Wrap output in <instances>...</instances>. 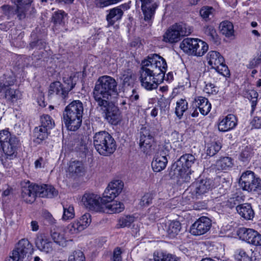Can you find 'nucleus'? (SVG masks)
Returning a JSON list of instances; mask_svg holds the SVG:
<instances>
[{"label": "nucleus", "instance_id": "obj_41", "mask_svg": "<svg viewBox=\"0 0 261 261\" xmlns=\"http://www.w3.org/2000/svg\"><path fill=\"white\" fill-rule=\"evenodd\" d=\"M9 87L5 89V97L8 100L14 102L20 98L21 94L18 90H15Z\"/></svg>", "mask_w": 261, "mask_h": 261}, {"label": "nucleus", "instance_id": "obj_32", "mask_svg": "<svg viewBox=\"0 0 261 261\" xmlns=\"http://www.w3.org/2000/svg\"><path fill=\"white\" fill-rule=\"evenodd\" d=\"M19 251L23 253L27 256V254H31L33 252V248L32 244L28 239H22L17 244L15 247Z\"/></svg>", "mask_w": 261, "mask_h": 261}, {"label": "nucleus", "instance_id": "obj_46", "mask_svg": "<svg viewBox=\"0 0 261 261\" xmlns=\"http://www.w3.org/2000/svg\"><path fill=\"white\" fill-rule=\"evenodd\" d=\"M215 9L212 7L205 6L202 7L200 10L201 16L205 21L211 19L214 15Z\"/></svg>", "mask_w": 261, "mask_h": 261}, {"label": "nucleus", "instance_id": "obj_53", "mask_svg": "<svg viewBox=\"0 0 261 261\" xmlns=\"http://www.w3.org/2000/svg\"><path fill=\"white\" fill-rule=\"evenodd\" d=\"M67 14L63 10H59L56 12L53 15L52 20L56 24H61L66 16Z\"/></svg>", "mask_w": 261, "mask_h": 261}, {"label": "nucleus", "instance_id": "obj_24", "mask_svg": "<svg viewBox=\"0 0 261 261\" xmlns=\"http://www.w3.org/2000/svg\"><path fill=\"white\" fill-rule=\"evenodd\" d=\"M196 161L195 156L192 154H185L175 162L172 166L174 168L182 167L189 169Z\"/></svg>", "mask_w": 261, "mask_h": 261}, {"label": "nucleus", "instance_id": "obj_20", "mask_svg": "<svg viewBox=\"0 0 261 261\" xmlns=\"http://www.w3.org/2000/svg\"><path fill=\"white\" fill-rule=\"evenodd\" d=\"M123 187V184L121 180H116L111 182L105 191L103 197L112 200L121 192Z\"/></svg>", "mask_w": 261, "mask_h": 261}, {"label": "nucleus", "instance_id": "obj_28", "mask_svg": "<svg viewBox=\"0 0 261 261\" xmlns=\"http://www.w3.org/2000/svg\"><path fill=\"white\" fill-rule=\"evenodd\" d=\"M194 105L198 107L199 112L203 115H207L211 109V105L207 99L203 97H198L195 98Z\"/></svg>", "mask_w": 261, "mask_h": 261}, {"label": "nucleus", "instance_id": "obj_22", "mask_svg": "<svg viewBox=\"0 0 261 261\" xmlns=\"http://www.w3.org/2000/svg\"><path fill=\"white\" fill-rule=\"evenodd\" d=\"M191 170L189 169L183 168L182 167L174 168L173 166L171 168L170 174L178 179L180 182H188L191 179Z\"/></svg>", "mask_w": 261, "mask_h": 261}, {"label": "nucleus", "instance_id": "obj_18", "mask_svg": "<svg viewBox=\"0 0 261 261\" xmlns=\"http://www.w3.org/2000/svg\"><path fill=\"white\" fill-rule=\"evenodd\" d=\"M102 210L100 212L110 214L118 213L122 212L124 208V204L117 201L110 200L108 198L102 197L101 199Z\"/></svg>", "mask_w": 261, "mask_h": 261}, {"label": "nucleus", "instance_id": "obj_23", "mask_svg": "<svg viewBox=\"0 0 261 261\" xmlns=\"http://www.w3.org/2000/svg\"><path fill=\"white\" fill-rule=\"evenodd\" d=\"M85 169L82 162L79 161H71L68 165L67 172L72 178H76L84 174Z\"/></svg>", "mask_w": 261, "mask_h": 261}, {"label": "nucleus", "instance_id": "obj_35", "mask_svg": "<svg viewBox=\"0 0 261 261\" xmlns=\"http://www.w3.org/2000/svg\"><path fill=\"white\" fill-rule=\"evenodd\" d=\"M203 32L208 37V39L215 44L219 43V39L214 27L206 25L203 28Z\"/></svg>", "mask_w": 261, "mask_h": 261}, {"label": "nucleus", "instance_id": "obj_49", "mask_svg": "<svg viewBox=\"0 0 261 261\" xmlns=\"http://www.w3.org/2000/svg\"><path fill=\"white\" fill-rule=\"evenodd\" d=\"M135 218L131 216H126L121 218L117 224V227H129L132 223L134 222Z\"/></svg>", "mask_w": 261, "mask_h": 261}, {"label": "nucleus", "instance_id": "obj_12", "mask_svg": "<svg viewBox=\"0 0 261 261\" xmlns=\"http://www.w3.org/2000/svg\"><path fill=\"white\" fill-rule=\"evenodd\" d=\"M139 144L141 151L146 154H150L153 152L154 147L153 135L148 128L143 127L141 129Z\"/></svg>", "mask_w": 261, "mask_h": 261}, {"label": "nucleus", "instance_id": "obj_2", "mask_svg": "<svg viewBox=\"0 0 261 261\" xmlns=\"http://www.w3.org/2000/svg\"><path fill=\"white\" fill-rule=\"evenodd\" d=\"M117 83L114 78L108 75L100 77L93 91L95 100L103 103L104 100L109 101L112 94L117 93Z\"/></svg>", "mask_w": 261, "mask_h": 261}, {"label": "nucleus", "instance_id": "obj_27", "mask_svg": "<svg viewBox=\"0 0 261 261\" xmlns=\"http://www.w3.org/2000/svg\"><path fill=\"white\" fill-rule=\"evenodd\" d=\"M236 211L239 215L246 220H252L254 216V211L250 204L242 203L236 206Z\"/></svg>", "mask_w": 261, "mask_h": 261}, {"label": "nucleus", "instance_id": "obj_61", "mask_svg": "<svg viewBox=\"0 0 261 261\" xmlns=\"http://www.w3.org/2000/svg\"><path fill=\"white\" fill-rule=\"evenodd\" d=\"M45 45V42L41 40H38L36 41L32 42L30 44V46L32 48H36L39 49L44 48Z\"/></svg>", "mask_w": 261, "mask_h": 261}, {"label": "nucleus", "instance_id": "obj_38", "mask_svg": "<svg viewBox=\"0 0 261 261\" xmlns=\"http://www.w3.org/2000/svg\"><path fill=\"white\" fill-rule=\"evenodd\" d=\"M34 136L36 138L37 142L40 143V142L47 138L48 135V130L46 128L42 127H36L34 130Z\"/></svg>", "mask_w": 261, "mask_h": 261}, {"label": "nucleus", "instance_id": "obj_21", "mask_svg": "<svg viewBox=\"0 0 261 261\" xmlns=\"http://www.w3.org/2000/svg\"><path fill=\"white\" fill-rule=\"evenodd\" d=\"M167 155V150H161L158 152L151 163L152 169L154 172H160L165 168L168 162L166 157Z\"/></svg>", "mask_w": 261, "mask_h": 261}, {"label": "nucleus", "instance_id": "obj_57", "mask_svg": "<svg viewBox=\"0 0 261 261\" xmlns=\"http://www.w3.org/2000/svg\"><path fill=\"white\" fill-rule=\"evenodd\" d=\"M253 251L252 249H248L246 251L243 249L239 250L238 257L240 256V258H239V259L241 260L243 259L246 261L248 259L250 260V256L253 254Z\"/></svg>", "mask_w": 261, "mask_h": 261}, {"label": "nucleus", "instance_id": "obj_63", "mask_svg": "<svg viewBox=\"0 0 261 261\" xmlns=\"http://www.w3.org/2000/svg\"><path fill=\"white\" fill-rule=\"evenodd\" d=\"M2 9L4 14L8 16L9 17H11L14 15V10L9 6H3L2 7Z\"/></svg>", "mask_w": 261, "mask_h": 261}, {"label": "nucleus", "instance_id": "obj_62", "mask_svg": "<svg viewBox=\"0 0 261 261\" xmlns=\"http://www.w3.org/2000/svg\"><path fill=\"white\" fill-rule=\"evenodd\" d=\"M170 140L173 143H179L182 141V136L177 132H173L170 135Z\"/></svg>", "mask_w": 261, "mask_h": 261}, {"label": "nucleus", "instance_id": "obj_43", "mask_svg": "<svg viewBox=\"0 0 261 261\" xmlns=\"http://www.w3.org/2000/svg\"><path fill=\"white\" fill-rule=\"evenodd\" d=\"M50 235L54 241L59 245H63L65 242L63 234L57 228L54 227L51 229Z\"/></svg>", "mask_w": 261, "mask_h": 261}, {"label": "nucleus", "instance_id": "obj_26", "mask_svg": "<svg viewBox=\"0 0 261 261\" xmlns=\"http://www.w3.org/2000/svg\"><path fill=\"white\" fill-rule=\"evenodd\" d=\"M236 125V117L232 114H229L220 121L218 128L220 131L226 132L233 128Z\"/></svg>", "mask_w": 261, "mask_h": 261}, {"label": "nucleus", "instance_id": "obj_15", "mask_svg": "<svg viewBox=\"0 0 261 261\" xmlns=\"http://www.w3.org/2000/svg\"><path fill=\"white\" fill-rule=\"evenodd\" d=\"M240 237L249 244L261 246V234L257 231L247 228H242L239 230Z\"/></svg>", "mask_w": 261, "mask_h": 261}, {"label": "nucleus", "instance_id": "obj_60", "mask_svg": "<svg viewBox=\"0 0 261 261\" xmlns=\"http://www.w3.org/2000/svg\"><path fill=\"white\" fill-rule=\"evenodd\" d=\"M121 0H98V5L100 7H106L112 4H116Z\"/></svg>", "mask_w": 261, "mask_h": 261}, {"label": "nucleus", "instance_id": "obj_11", "mask_svg": "<svg viewBox=\"0 0 261 261\" xmlns=\"http://www.w3.org/2000/svg\"><path fill=\"white\" fill-rule=\"evenodd\" d=\"M239 184L244 190L255 191L260 187V179L256 177L252 171H247L242 174Z\"/></svg>", "mask_w": 261, "mask_h": 261}, {"label": "nucleus", "instance_id": "obj_48", "mask_svg": "<svg viewBox=\"0 0 261 261\" xmlns=\"http://www.w3.org/2000/svg\"><path fill=\"white\" fill-rule=\"evenodd\" d=\"M221 148V145L220 143L213 142L208 144L206 149V154L212 156L216 154Z\"/></svg>", "mask_w": 261, "mask_h": 261}, {"label": "nucleus", "instance_id": "obj_19", "mask_svg": "<svg viewBox=\"0 0 261 261\" xmlns=\"http://www.w3.org/2000/svg\"><path fill=\"white\" fill-rule=\"evenodd\" d=\"M35 244L39 250L46 254L51 253L53 250V243L44 233L36 235Z\"/></svg>", "mask_w": 261, "mask_h": 261}, {"label": "nucleus", "instance_id": "obj_14", "mask_svg": "<svg viewBox=\"0 0 261 261\" xmlns=\"http://www.w3.org/2000/svg\"><path fill=\"white\" fill-rule=\"evenodd\" d=\"M211 226V220L208 218L200 217L191 226L190 233L194 236L204 234L210 230Z\"/></svg>", "mask_w": 261, "mask_h": 261}, {"label": "nucleus", "instance_id": "obj_10", "mask_svg": "<svg viewBox=\"0 0 261 261\" xmlns=\"http://www.w3.org/2000/svg\"><path fill=\"white\" fill-rule=\"evenodd\" d=\"M97 103L102 111V114L108 122L113 125H116L120 120V113L119 109L112 102L105 100Z\"/></svg>", "mask_w": 261, "mask_h": 261}, {"label": "nucleus", "instance_id": "obj_37", "mask_svg": "<svg viewBox=\"0 0 261 261\" xmlns=\"http://www.w3.org/2000/svg\"><path fill=\"white\" fill-rule=\"evenodd\" d=\"M232 159L229 156L221 158L216 162V166L219 169L227 170L233 166Z\"/></svg>", "mask_w": 261, "mask_h": 261}, {"label": "nucleus", "instance_id": "obj_42", "mask_svg": "<svg viewBox=\"0 0 261 261\" xmlns=\"http://www.w3.org/2000/svg\"><path fill=\"white\" fill-rule=\"evenodd\" d=\"M244 201L243 197L238 194H235L230 197L227 201L226 205L232 208L235 206L241 205Z\"/></svg>", "mask_w": 261, "mask_h": 261}, {"label": "nucleus", "instance_id": "obj_9", "mask_svg": "<svg viewBox=\"0 0 261 261\" xmlns=\"http://www.w3.org/2000/svg\"><path fill=\"white\" fill-rule=\"evenodd\" d=\"M206 59L208 64L219 73L225 77L230 75L228 67L224 64V59L219 52L210 51L206 55Z\"/></svg>", "mask_w": 261, "mask_h": 261}, {"label": "nucleus", "instance_id": "obj_6", "mask_svg": "<svg viewBox=\"0 0 261 261\" xmlns=\"http://www.w3.org/2000/svg\"><path fill=\"white\" fill-rule=\"evenodd\" d=\"M212 181L210 179H198L192 183L183 194L184 197H189L191 199H197L200 196L208 192L212 188Z\"/></svg>", "mask_w": 261, "mask_h": 261}, {"label": "nucleus", "instance_id": "obj_50", "mask_svg": "<svg viewBox=\"0 0 261 261\" xmlns=\"http://www.w3.org/2000/svg\"><path fill=\"white\" fill-rule=\"evenodd\" d=\"M16 9L14 10V14L17 15V17L19 20H22L26 17V12L31 7H25L20 5H16Z\"/></svg>", "mask_w": 261, "mask_h": 261}, {"label": "nucleus", "instance_id": "obj_52", "mask_svg": "<svg viewBox=\"0 0 261 261\" xmlns=\"http://www.w3.org/2000/svg\"><path fill=\"white\" fill-rule=\"evenodd\" d=\"M64 213L62 219L64 220L72 219L74 217V208L72 206L69 205L63 206Z\"/></svg>", "mask_w": 261, "mask_h": 261}, {"label": "nucleus", "instance_id": "obj_1", "mask_svg": "<svg viewBox=\"0 0 261 261\" xmlns=\"http://www.w3.org/2000/svg\"><path fill=\"white\" fill-rule=\"evenodd\" d=\"M58 194V191L50 185L31 184L29 181L22 184L21 196L27 203L33 202L37 196L53 198Z\"/></svg>", "mask_w": 261, "mask_h": 261}, {"label": "nucleus", "instance_id": "obj_34", "mask_svg": "<svg viewBox=\"0 0 261 261\" xmlns=\"http://www.w3.org/2000/svg\"><path fill=\"white\" fill-rule=\"evenodd\" d=\"M219 29L220 32L226 37H230L233 35V25L230 21H224L221 22Z\"/></svg>", "mask_w": 261, "mask_h": 261}, {"label": "nucleus", "instance_id": "obj_58", "mask_svg": "<svg viewBox=\"0 0 261 261\" xmlns=\"http://www.w3.org/2000/svg\"><path fill=\"white\" fill-rule=\"evenodd\" d=\"M148 215L150 220H155L159 217V210L156 207L152 206L149 208Z\"/></svg>", "mask_w": 261, "mask_h": 261}, {"label": "nucleus", "instance_id": "obj_29", "mask_svg": "<svg viewBox=\"0 0 261 261\" xmlns=\"http://www.w3.org/2000/svg\"><path fill=\"white\" fill-rule=\"evenodd\" d=\"M198 40L195 38H186L181 42L180 47L184 52L193 55Z\"/></svg>", "mask_w": 261, "mask_h": 261}, {"label": "nucleus", "instance_id": "obj_44", "mask_svg": "<svg viewBox=\"0 0 261 261\" xmlns=\"http://www.w3.org/2000/svg\"><path fill=\"white\" fill-rule=\"evenodd\" d=\"M41 125L39 126L49 130L54 127L55 123L51 118L48 115H44L40 117Z\"/></svg>", "mask_w": 261, "mask_h": 261}, {"label": "nucleus", "instance_id": "obj_5", "mask_svg": "<svg viewBox=\"0 0 261 261\" xmlns=\"http://www.w3.org/2000/svg\"><path fill=\"white\" fill-rule=\"evenodd\" d=\"M93 144L98 153L103 155L112 154L116 149L114 139L106 131H101L95 134L93 137Z\"/></svg>", "mask_w": 261, "mask_h": 261}, {"label": "nucleus", "instance_id": "obj_56", "mask_svg": "<svg viewBox=\"0 0 261 261\" xmlns=\"http://www.w3.org/2000/svg\"><path fill=\"white\" fill-rule=\"evenodd\" d=\"M85 256L83 252L80 250L75 251L71 254L68 261H85Z\"/></svg>", "mask_w": 261, "mask_h": 261}, {"label": "nucleus", "instance_id": "obj_25", "mask_svg": "<svg viewBox=\"0 0 261 261\" xmlns=\"http://www.w3.org/2000/svg\"><path fill=\"white\" fill-rule=\"evenodd\" d=\"M56 95L62 99H64L68 92L66 91L62 84L59 81H56L50 84L48 90V95L51 96Z\"/></svg>", "mask_w": 261, "mask_h": 261}, {"label": "nucleus", "instance_id": "obj_45", "mask_svg": "<svg viewBox=\"0 0 261 261\" xmlns=\"http://www.w3.org/2000/svg\"><path fill=\"white\" fill-rule=\"evenodd\" d=\"M15 79L14 77L9 76H7L5 74L0 77V92L6 89L7 87L13 85L15 83Z\"/></svg>", "mask_w": 261, "mask_h": 261}, {"label": "nucleus", "instance_id": "obj_4", "mask_svg": "<svg viewBox=\"0 0 261 261\" xmlns=\"http://www.w3.org/2000/svg\"><path fill=\"white\" fill-rule=\"evenodd\" d=\"M141 70L158 75L163 81L166 72L167 65L165 60L158 54L150 55L141 63Z\"/></svg>", "mask_w": 261, "mask_h": 261}, {"label": "nucleus", "instance_id": "obj_3", "mask_svg": "<svg viewBox=\"0 0 261 261\" xmlns=\"http://www.w3.org/2000/svg\"><path fill=\"white\" fill-rule=\"evenodd\" d=\"M83 105L80 100H74L66 108L63 113V119L68 129L75 131L81 125L83 114Z\"/></svg>", "mask_w": 261, "mask_h": 261}, {"label": "nucleus", "instance_id": "obj_30", "mask_svg": "<svg viewBox=\"0 0 261 261\" xmlns=\"http://www.w3.org/2000/svg\"><path fill=\"white\" fill-rule=\"evenodd\" d=\"M181 229V224L178 221H170L165 225V230L171 238L178 234Z\"/></svg>", "mask_w": 261, "mask_h": 261}, {"label": "nucleus", "instance_id": "obj_16", "mask_svg": "<svg viewBox=\"0 0 261 261\" xmlns=\"http://www.w3.org/2000/svg\"><path fill=\"white\" fill-rule=\"evenodd\" d=\"M101 198L98 195L94 194L86 193L81 200V202L87 208L95 212H99L102 210Z\"/></svg>", "mask_w": 261, "mask_h": 261}, {"label": "nucleus", "instance_id": "obj_33", "mask_svg": "<svg viewBox=\"0 0 261 261\" xmlns=\"http://www.w3.org/2000/svg\"><path fill=\"white\" fill-rule=\"evenodd\" d=\"M121 79L124 86H133L136 80V76L130 69H127L123 71Z\"/></svg>", "mask_w": 261, "mask_h": 261}, {"label": "nucleus", "instance_id": "obj_31", "mask_svg": "<svg viewBox=\"0 0 261 261\" xmlns=\"http://www.w3.org/2000/svg\"><path fill=\"white\" fill-rule=\"evenodd\" d=\"M123 12L119 7L114 8L110 10L107 16L108 25H112L116 21L120 19L123 15Z\"/></svg>", "mask_w": 261, "mask_h": 261}, {"label": "nucleus", "instance_id": "obj_59", "mask_svg": "<svg viewBox=\"0 0 261 261\" xmlns=\"http://www.w3.org/2000/svg\"><path fill=\"white\" fill-rule=\"evenodd\" d=\"M152 196L150 193L145 194L141 198L140 205L141 206H148L152 201Z\"/></svg>", "mask_w": 261, "mask_h": 261}, {"label": "nucleus", "instance_id": "obj_36", "mask_svg": "<svg viewBox=\"0 0 261 261\" xmlns=\"http://www.w3.org/2000/svg\"><path fill=\"white\" fill-rule=\"evenodd\" d=\"M154 261H180V258L172 254H166L163 252H154Z\"/></svg>", "mask_w": 261, "mask_h": 261}, {"label": "nucleus", "instance_id": "obj_39", "mask_svg": "<svg viewBox=\"0 0 261 261\" xmlns=\"http://www.w3.org/2000/svg\"><path fill=\"white\" fill-rule=\"evenodd\" d=\"M188 109V103L186 100L180 99L176 102V107L175 108V113L179 118H181L184 114Z\"/></svg>", "mask_w": 261, "mask_h": 261}, {"label": "nucleus", "instance_id": "obj_17", "mask_svg": "<svg viewBox=\"0 0 261 261\" xmlns=\"http://www.w3.org/2000/svg\"><path fill=\"white\" fill-rule=\"evenodd\" d=\"M140 82L141 85L147 90H152L155 89L159 83L162 82L159 79L158 75H153L150 72H148L144 70L140 71Z\"/></svg>", "mask_w": 261, "mask_h": 261}, {"label": "nucleus", "instance_id": "obj_54", "mask_svg": "<svg viewBox=\"0 0 261 261\" xmlns=\"http://www.w3.org/2000/svg\"><path fill=\"white\" fill-rule=\"evenodd\" d=\"M77 221H79V223L81 224L84 229H85L91 223V215L89 213H86Z\"/></svg>", "mask_w": 261, "mask_h": 261}, {"label": "nucleus", "instance_id": "obj_51", "mask_svg": "<svg viewBox=\"0 0 261 261\" xmlns=\"http://www.w3.org/2000/svg\"><path fill=\"white\" fill-rule=\"evenodd\" d=\"M26 256L23 253L19 251L15 247L13 250L12 254L7 258L6 261H23Z\"/></svg>", "mask_w": 261, "mask_h": 261}, {"label": "nucleus", "instance_id": "obj_55", "mask_svg": "<svg viewBox=\"0 0 261 261\" xmlns=\"http://www.w3.org/2000/svg\"><path fill=\"white\" fill-rule=\"evenodd\" d=\"M75 78L74 75H70L69 77L63 78L64 83L66 85L64 88L68 93L73 88L75 85V81H74Z\"/></svg>", "mask_w": 261, "mask_h": 261}, {"label": "nucleus", "instance_id": "obj_7", "mask_svg": "<svg viewBox=\"0 0 261 261\" xmlns=\"http://www.w3.org/2000/svg\"><path fill=\"white\" fill-rule=\"evenodd\" d=\"M0 142L7 159L11 160L16 156L15 153L19 140L15 136L12 135L7 130H3L0 132Z\"/></svg>", "mask_w": 261, "mask_h": 261}, {"label": "nucleus", "instance_id": "obj_64", "mask_svg": "<svg viewBox=\"0 0 261 261\" xmlns=\"http://www.w3.org/2000/svg\"><path fill=\"white\" fill-rule=\"evenodd\" d=\"M250 261H261V249L259 251H253L250 256Z\"/></svg>", "mask_w": 261, "mask_h": 261}, {"label": "nucleus", "instance_id": "obj_8", "mask_svg": "<svg viewBox=\"0 0 261 261\" xmlns=\"http://www.w3.org/2000/svg\"><path fill=\"white\" fill-rule=\"evenodd\" d=\"M191 32V28L186 24L176 23L167 31L164 35V40L166 42H176L181 37L189 35Z\"/></svg>", "mask_w": 261, "mask_h": 261}, {"label": "nucleus", "instance_id": "obj_13", "mask_svg": "<svg viewBox=\"0 0 261 261\" xmlns=\"http://www.w3.org/2000/svg\"><path fill=\"white\" fill-rule=\"evenodd\" d=\"M141 2V8L144 15V19L142 23L144 27L152 24L151 19L154 14L157 5L154 2V0H140Z\"/></svg>", "mask_w": 261, "mask_h": 261}, {"label": "nucleus", "instance_id": "obj_40", "mask_svg": "<svg viewBox=\"0 0 261 261\" xmlns=\"http://www.w3.org/2000/svg\"><path fill=\"white\" fill-rule=\"evenodd\" d=\"M195 46L193 55L202 56L208 50V46L205 42L198 39Z\"/></svg>", "mask_w": 261, "mask_h": 261}, {"label": "nucleus", "instance_id": "obj_47", "mask_svg": "<svg viewBox=\"0 0 261 261\" xmlns=\"http://www.w3.org/2000/svg\"><path fill=\"white\" fill-rule=\"evenodd\" d=\"M83 230L81 224L77 220L70 223L66 227V231L71 234H77Z\"/></svg>", "mask_w": 261, "mask_h": 261}]
</instances>
